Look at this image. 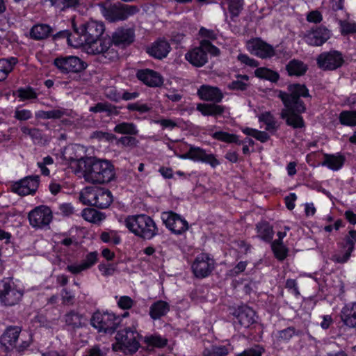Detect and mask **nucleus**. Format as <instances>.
Instances as JSON below:
<instances>
[{
	"label": "nucleus",
	"instance_id": "nucleus-1",
	"mask_svg": "<svg viewBox=\"0 0 356 356\" xmlns=\"http://www.w3.org/2000/svg\"><path fill=\"white\" fill-rule=\"evenodd\" d=\"M75 34L79 40H74L75 35H70L68 44L75 48L83 46L88 54H106L112 58L116 56V53L110 49L111 40L104 35L105 26L101 21L90 19L83 23L79 27L73 25Z\"/></svg>",
	"mask_w": 356,
	"mask_h": 356
},
{
	"label": "nucleus",
	"instance_id": "nucleus-2",
	"mask_svg": "<svg viewBox=\"0 0 356 356\" xmlns=\"http://www.w3.org/2000/svg\"><path fill=\"white\" fill-rule=\"evenodd\" d=\"M289 94L280 91L278 97L282 99L284 108L281 112V118L286 120L288 125L293 128H302L305 123L300 113L306 110L300 97H307L309 92L304 85L291 84L289 86Z\"/></svg>",
	"mask_w": 356,
	"mask_h": 356
},
{
	"label": "nucleus",
	"instance_id": "nucleus-3",
	"mask_svg": "<svg viewBox=\"0 0 356 356\" xmlns=\"http://www.w3.org/2000/svg\"><path fill=\"white\" fill-rule=\"evenodd\" d=\"M88 182L105 184L115 177L113 165L108 160L88 158L87 165L81 172Z\"/></svg>",
	"mask_w": 356,
	"mask_h": 356
},
{
	"label": "nucleus",
	"instance_id": "nucleus-4",
	"mask_svg": "<svg viewBox=\"0 0 356 356\" xmlns=\"http://www.w3.org/2000/svg\"><path fill=\"white\" fill-rule=\"evenodd\" d=\"M120 222L130 232L144 239H151L158 234L155 222L145 214L128 216Z\"/></svg>",
	"mask_w": 356,
	"mask_h": 356
},
{
	"label": "nucleus",
	"instance_id": "nucleus-5",
	"mask_svg": "<svg viewBox=\"0 0 356 356\" xmlns=\"http://www.w3.org/2000/svg\"><path fill=\"white\" fill-rule=\"evenodd\" d=\"M138 324L134 321L131 327L119 331L115 336V343L113 344V350L122 351L124 353H134L140 348L141 335L138 332Z\"/></svg>",
	"mask_w": 356,
	"mask_h": 356
},
{
	"label": "nucleus",
	"instance_id": "nucleus-6",
	"mask_svg": "<svg viewBox=\"0 0 356 356\" xmlns=\"http://www.w3.org/2000/svg\"><path fill=\"white\" fill-rule=\"evenodd\" d=\"M85 154L84 147L79 145H70L62 151L58 159L59 161L69 165L75 172H81L83 168L87 165L88 157L85 156Z\"/></svg>",
	"mask_w": 356,
	"mask_h": 356
},
{
	"label": "nucleus",
	"instance_id": "nucleus-7",
	"mask_svg": "<svg viewBox=\"0 0 356 356\" xmlns=\"http://www.w3.org/2000/svg\"><path fill=\"white\" fill-rule=\"evenodd\" d=\"M120 323V318L115 314L105 312L94 313L91 325L99 332L112 334Z\"/></svg>",
	"mask_w": 356,
	"mask_h": 356
},
{
	"label": "nucleus",
	"instance_id": "nucleus-8",
	"mask_svg": "<svg viewBox=\"0 0 356 356\" xmlns=\"http://www.w3.org/2000/svg\"><path fill=\"white\" fill-rule=\"evenodd\" d=\"M173 149L175 150V156L181 159H189L194 162L207 163L213 168L220 164L215 154L199 147L190 145L188 152L183 154H178L177 150L176 149Z\"/></svg>",
	"mask_w": 356,
	"mask_h": 356
},
{
	"label": "nucleus",
	"instance_id": "nucleus-9",
	"mask_svg": "<svg viewBox=\"0 0 356 356\" xmlns=\"http://www.w3.org/2000/svg\"><path fill=\"white\" fill-rule=\"evenodd\" d=\"M219 50L212 45L207 40H203L200 47L189 51L185 56L186 59L196 67L203 66L208 60L207 54L213 56L218 54Z\"/></svg>",
	"mask_w": 356,
	"mask_h": 356
},
{
	"label": "nucleus",
	"instance_id": "nucleus-10",
	"mask_svg": "<svg viewBox=\"0 0 356 356\" xmlns=\"http://www.w3.org/2000/svg\"><path fill=\"white\" fill-rule=\"evenodd\" d=\"M102 15L110 22L123 20L137 11V8L131 6H116L108 2L99 4Z\"/></svg>",
	"mask_w": 356,
	"mask_h": 356
},
{
	"label": "nucleus",
	"instance_id": "nucleus-11",
	"mask_svg": "<svg viewBox=\"0 0 356 356\" xmlns=\"http://www.w3.org/2000/svg\"><path fill=\"white\" fill-rule=\"evenodd\" d=\"M23 296V291L18 289L10 280L0 281V304L13 306L17 304Z\"/></svg>",
	"mask_w": 356,
	"mask_h": 356
},
{
	"label": "nucleus",
	"instance_id": "nucleus-12",
	"mask_svg": "<svg viewBox=\"0 0 356 356\" xmlns=\"http://www.w3.org/2000/svg\"><path fill=\"white\" fill-rule=\"evenodd\" d=\"M54 63L62 72H79L86 67V64L75 56H60L56 58Z\"/></svg>",
	"mask_w": 356,
	"mask_h": 356
},
{
	"label": "nucleus",
	"instance_id": "nucleus-13",
	"mask_svg": "<svg viewBox=\"0 0 356 356\" xmlns=\"http://www.w3.org/2000/svg\"><path fill=\"white\" fill-rule=\"evenodd\" d=\"M30 225L35 228H44L49 225L52 220V212L46 206H39L29 213Z\"/></svg>",
	"mask_w": 356,
	"mask_h": 356
},
{
	"label": "nucleus",
	"instance_id": "nucleus-14",
	"mask_svg": "<svg viewBox=\"0 0 356 356\" xmlns=\"http://www.w3.org/2000/svg\"><path fill=\"white\" fill-rule=\"evenodd\" d=\"M161 219L165 226L176 234H181L188 228L187 221L181 216L172 211L162 213Z\"/></svg>",
	"mask_w": 356,
	"mask_h": 356
},
{
	"label": "nucleus",
	"instance_id": "nucleus-15",
	"mask_svg": "<svg viewBox=\"0 0 356 356\" xmlns=\"http://www.w3.org/2000/svg\"><path fill=\"white\" fill-rule=\"evenodd\" d=\"M246 46L248 50L251 54L261 58H268L277 56V53L273 46L259 38L249 40Z\"/></svg>",
	"mask_w": 356,
	"mask_h": 356
},
{
	"label": "nucleus",
	"instance_id": "nucleus-16",
	"mask_svg": "<svg viewBox=\"0 0 356 356\" xmlns=\"http://www.w3.org/2000/svg\"><path fill=\"white\" fill-rule=\"evenodd\" d=\"M214 266L213 260L207 254H201L197 257L192 269L196 277H204L209 275Z\"/></svg>",
	"mask_w": 356,
	"mask_h": 356
},
{
	"label": "nucleus",
	"instance_id": "nucleus-17",
	"mask_svg": "<svg viewBox=\"0 0 356 356\" xmlns=\"http://www.w3.org/2000/svg\"><path fill=\"white\" fill-rule=\"evenodd\" d=\"M39 186V177H29L12 186V191L19 195H27L36 191Z\"/></svg>",
	"mask_w": 356,
	"mask_h": 356
},
{
	"label": "nucleus",
	"instance_id": "nucleus-18",
	"mask_svg": "<svg viewBox=\"0 0 356 356\" xmlns=\"http://www.w3.org/2000/svg\"><path fill=\"white\" fill-rule=\"evenodd\" d=\"M330 35L331 33L328 29L320 26L307 31L304 40L309 45L321 46L330 38Z\"/></svg>",
	"mask_w": 356,
	"mask_h": 356
},
{
	"label": "nucleus",
	"instance_id": "nucleus-19",
	"mask_svg": "<svg viewBox=\"0 0 356 356\" xmlns=\"http://www.w3.org/2000/svg\"><path fill=\"white\" fill-rule=\"evenodd\" d=\"M318 66L323 70H335L340 67L343 63L341 55L333 51L321 54L317 59Z\"/></svg>",
	"mask_w": 356,
	"mask_h": 356
},
{
	"label": "nucleus",
	"instance_id": "nucleus-20",
	"mask_svg": "<svg viewBox=\"0 0 356 356\" xmlns=\"http://www.w3.org/2000/svg\"><path fill=\"white\" fill-rule=\"evenodd\" d=\"M137 77L143 83L150 87H158L163 83V78L160 74L149 69L138 70Z\"/></svg>",
	"mask_w": 356,
	"mask_h": 356
},
{
	"label": "nucleus",
	"instance_id": "nucleus-21",
	"mask_svg": "<svg viewBox=\"0 0 356 356\" xmlns=\"http://www.w3.org/2000/svg\"><path fill=\"white\" fill-rule=\"evenodd\" d=\"M339 316L344 325L356 328V302L345 305L341 309Z\"/></svg>",
	"mask_w": 356,
	"mask_h": 356
},
{
	"label": "nucleus",
	"instance_id": "nucleus-22",
	"mask_svg": "<svg viewBox=\"0 0 356 356\" xmlns=\"http://www.w3.org/2000/svg\"><path fill=\"white\" fill-rule=\"evenodd\" d=\"M346 161V158L340 152L335 154H324L323 160L321 162V165L332 171H338L341 170Z\"/></svg>",
	"mask_w": 356,
	"mask_h": 356
},
{
	"label": "nucleus",
	"instance_id": "nucleus-23",
	"mask_svg": "<svg viewBox=\"0 0 356 356\" xmlns=\"http://www.w3.org/2000/svg\"><path fill=\"white\" fill-rule=\"evenodd\" d=\"M197 94L201 99L219 102L222 99V93L216 87L207 85L202 86L197 90Z\"/></svg>",
	"mask_w": 356,
	"mask_h": 356
},
{
	"label": "nucleus",
	"instance_id": "nucleus-24",
	"mask_svg": "<svg viewBox=\"0 0 356 356\" xmlns=\"http://www.w3.org/2000/svg\"><path fill=\"white\" fill-rule=\"evenodd\" d=\"M97 261V252H92L88 253L84 260L80 264H73L67 266V270L72 273L77 274L92 267L96 264Z\"/></svg>",
	"mask_w": 356,
	"mask_h": 356
},
{
	"label": "nucleus",
	"instance_id": "nucleus-25",
	"mask_svg": "<svg viewBox=\"0 0 356 356\" xmlns=\"http://www.w3.org/2000/svg\"><path fill=\"white\" fill-rule=\"evenodd\" d=\"M19 329L17 327L8 328L1 337L0 341L7 350L16 348L15 343L19 335Z\"/></svg>",
	"mask_w": 356,
	"mask_h": 356
},
{
	"label": "nucleus",
	"instance_id": "nucleus-26",
	"mask_svg": "<svg viewBox=\"0 0 356 356\" xmlns=\"http://www.w3.org/2000/svg\"><path fill=\"white\" fill-rule=\"evenodd\" d=\"M170 50V46L166 40H159L155 42L147 50L148 54L159 59L167 56Z\"/></svg>",
	"mask_w": 356,
	"mask_h": 356
},
{
	"label": "nucleus",
	"instance_id": "nucleus-27",
	"mask_svg": "<svg viewBox=\"0 0 356 356\" xmlns=\"http://www.w3.org/2000/svg\"><path fill=\"white\" fill-rule=\"evenodd\" d=\"M134 32L131 28L117 29L113 35V42L117 44H129L134 41Z\"/></svg>",
	"mask_w": 356,
	"mask_h": 356
},
{
	"label": "nucleus",
	"instance_id": "nucleus-28",
	"mask_svg": "<svg viewBox=\"0 0 356 356\" xmlns=\"http://www.w3.org/2000/svg\"><path fill=\"white\" fill-rule=\"evenodd\" d=\"M236 319L241 326L248 327L255 322V313L251 308L243 307L237 312Z\"/></svg>",
	"mask_w": 356,
	"mask_h": 356
},
{
	"label": "nucleus",
	"instance_id": "nucleus-29",
	"mask_svg": "<svg viewBox=\"0 0 356 356\" xmlns=\"http://www.w3.org/2000/svg\"><path fill=\"white\" fill-rule=\"evenodd\" d=\"M350 235L352 238V240L348 239L346 242V244L343 246L344 252L343 254H341V253H338L334 256V261L339 263H343L346 262L349 259L350 253L354 249V243H356V230L350 231Z\"/></svg>",
	"mask_w": 356,
	"mask_h": 356
},
{
	"label": "nucleus",
	"instance_id": "nucleus-30",
	"mask_svg": "<svg viewBox=\"0 0 356 356\" xmlns=\"http://www.w3.org/2000/svg\"><path fill=\"white\" fill-rule=\"evenodd\" d=\"M170 311L169 304L163 300L154 302L149 308V316L154 320L161 318Z\"/></svg>",
	"mask_w": 356,
	"mask_h": 356
},
{
	"label": "nucleus",
	"instance_id": "nucleus-31",
	"mask_svg": "<svg viewBox=\"0 0 356 356\" xmlns=\"http://www.w3.org/2000/svg\"><path fill=\"white\" fill-rule=\"evenodd\" d=\"M96 204L95 206L102 209L108 207L113 201L111 192L105 188H98L96 191Z\"/></svg>",
	"mask_w": 356,
	"mask_h": 356
},
{
	"label": "nucleus",
	"instance_id": "nucleus-32",
	"mask_svg": "<svg viewBox=\"0 0 356 356\" xmlns=\"http://www.w3.org/2000/svg\"><path fill=\"white\" fill-rule=\"evenodd\" d=\"M197 110L203 115L218 116L222 115L225 108L224 106L217 104H199Z\"/></svg>",
	"mask_w": 356,
	"mask_h": 356
},
{
	"label": "nucleus",
	"instance_id": "nucleus-33",
	"mask_svg": "<svg viewBox=\"0 0 356 356\" xmlns=\"http://www.w3.org/2000/svg\"><path fill=\"white\" fill-rule=\"evenodd\" d=\"M64 321L66 325L72 329L81 327L86 324L84 317L74 312L67 313L64 317Z\"/></svg>",
	"mask_w": 356,
	"mask_h": 356
},
{
	"label": "nucleus",
	"instance_id": "nucleus-34",
	"mask_svg": "<svg viewBox=\"0 0 356 356\" xmlns=\"http://www.w3.org/2000/svg\"><path fill=\"white\" fill-rule=\"evenodd\" d=\"M259 122L265 125V129L269 132L277 130L278 124L274 116L270 112H264L257 115Z\"/></svg>",
	"mask_w": 356,
	"mask_h": 356
},
{
	"label": "nucleus",
	"instance_id": "nucleus-35",
	"mask_svg": "<svg viewBox=\"0 0 356 356\" xmlns=\"http://www.w3.org/2000/svg\"><path fill=\"white\" fill-rule=\"evenodd\" d=\"M81 216L84 220L92 223H99L105 219L103 213L91 208L83 209Z\"/></svg>",
	"mask_w": 356,
	"mask_h": 356
},
{
	"label": "nucleus",
	"instance_id": "nucleus-36",
	"mask_svg": "<svg viewBox=\"0 0 356 356\" xmlns=\"http://www.w3.org/2000/svg\"><path fill=\"white\" fill-rule=\"evenodd\" d=\"M97 187H86L80 193V201L84 204L93 205L96 204V191Z\"/></svg>",
	"mask_w": 356,
	"mask_h": 356
},
{
	"label": "nucleus",
	"instance_id": "nucleus-37",
	"mask_svg": "<svg viewBox=\"0 0 356 356\" xmlns=\"http://www.w3.org/2000/svg\"><path fill=\"white\" fill-rule=\"evenodd\" d=\"M51 33V28L46 24H36L31 29L30 35L35 40L46 38Z\"/></svg>",
	"mask_w": 356,
	"mask_h": 356
},
{
	"label": "nucleus",
	"instance_id": "nucleus-38",
	"mask_svg": "<svg viewBox=\"0 0 356 356\" xmlns=\"http://www.w3.org/2000/svg\"><path fill=\"white\" fill-rule=\"evenodd\" d=\"M222 6L224 9H228L233 17H236L243 8V0H225Z\"/></svg>",
	"mask_w": 356,
	"mask_h": 356
},
{
	"label": "nucleus",
	"instance_id": "nucleus-39",
	"mask_svg": "<svg viewBox=\"0 0 356 356\" xmlns=\"http://www.w3.org/2000/svg\"><path fill=\"white\" fill-rule=\"evenodd\" d=\"M287 71L290 75L300 76L307 70V66L301 61L291 60L286 67Z\"/></svg>",
	"mask_w": 356,
	"mask_h": 356
},
{
	"label": "nucleus",
	"instance_id": "nucleus-40",
	"mask_svg": "<svg viewBox=\"0 0 356 356\" xmlns=\"http://www.w3.org/2000/svg\"><path fill=\"white\" fill-rule=\"evenodd\" d=\"M339 121L345 126H356V110L342 111L339 115Z\"/></svg>",
	"mask_w": 356,
	"mask_h": 356
},
{
	"label": "nucleus",
	"instance_id": "nucleus-41",
	"mask_svg": "<svg viewBox=\"0 0 356 356\" xmlns=\"http://www.w3.org/2000/svg\"><path fill=\"white\" fill-rule=\"evenodd\" d=\"M295 334V330L292 327L277 331L273 334V337L277 343L286 342L289 341Z\"/></svg>",
	"mask_w": 356,
	"mask_h": 356
},
{
	"label": "nucleus",
	"instance_id": "nucleus-42",
	"mask_svg": "<svg viewBox=\"0 0 356 356\" xmlns=\"http://www.w3.org/2000/svg\"><path fill=\"white\" fill-rule=\"evenodd\" d=\"M114 131L120 134L136 135L138 134V129L135 124L129 122L118 124L115 127Z\"/></svg>",
	"mask_w": 356,
	"mask_h": 356
},
{
	"label": "nucleus",
	"instance_id": "nucleus-43",
	"mask_svg": "<svg viewBox=\"0 0 356 356\" xmlns=\"http://www.w3.org/2000/svg\"><path fill=\"white\" fill-rule=\"evenodd\" d=\"M211 136L216 140L223 141L225 143H238V137L234 134H231L225 131H216L210 133Z\"/></svg>",
	"mask_w": 356,
	"mask_h": 356
},
{
	"label": "nucleus",
	"instance_id": "nucleus-44",
	"mask_svg": "<svg viewBox=\"0 0 356 356\" xmlns=\"http://www.w3.org/2000/svg\"><path fill=\"white\" fill-rule=\"evenodd\" d=\"M254 74L259 78L269 80L272 82L276 81L279 78L277 73L265 67L257 69Z\"/></svg>",
	"mask_w": 356,
	"mask_h": 356
},
{
	"label": "nucleus",
	"instance_id": "nucleus-45",
	"mask_svg": "<svg viewBox=\"0 0 356 356\" xmlns=\"http://www.w3.org/2000/svg\"><path fill=\"white\" fill-rule=\"evenodd\" d=\"M145 343L149 347L162 348L167 343V340L159 335H150L145 337Z\"/></svg>",
	"mask_w": 356,
	"mask_h": 356
},
{
	"label": "nucleus",
	"instance_id": "nucleus-46",
	"mask_svg": "<svg viewBox=\"0 0 356 356\" xmlns=\"http://www.w3.org/2000/svg\"><path fill=\"white\" fill-rule=\"evenodd\" d=\"M242 131L245 134L248 136H251L261 143L267 141L269 138V136L268 135V134L255 129L245 127L242 129Z\"/></svg>",
	"mask_w": 356,
	"mask_h": 356
},
{
	"label": "nucleus",
	"instance_id": "nucleus-47",
	"mask_svg": "<svg viewBox=\"0 0 356 356\" xmlns=\"http://www.w3.org/2000/svg\"><path fill=\"white\" fill-rule=\"evenodd\" d=\"M37 321L41 327L52 331L56 330L59 327L58 320L56 318L48 319L44 316H38Z\"/></svg>",
	"mask_w": 356,
	"mask_h": 356
},
{
	"label": "nucleus",
	"instance_id": "nucleus-48",
	"mask_svg": "<svg viewBox=\"0 0 356 356\" xmlns=\"http://www.w3.org/2000/svg\"><path fill=\"white\" fill-rule=\"evenodd\" d=\"M257 232L259 236L264 240L270 241L273 238V229L267 223H259L257 227Z\"/></svg>",
	"mask_w": 356,
	"mask_h": 356
},
{
	"label": "nucleus",
	"instance_id": "nucleus-49",
	"mask_svg": "<svg viewBox=\"0 0 356 356\" xmlns=\"http://www.w3.org/2000/svg\"><path fill=\"white\" fill-rule=\"evenodd\" d=\"M272 249L276 258L283 260L287 255L288 250L282 242L274 241L272 243Z\"/></svg>",
	"mask_w": 356,
	"mask_h": 356
},
{
	"label": "nucleus",
	"instance_id": "nucleus-50",
	"mask_svg": "<svg viewBox=\"0 0 356 356\" xmlns=\"http://www.w3.org/2000/svg\"><path fill=\"white\" fill-rule=\"evenodd\" d=\"M54 164V159L50 156H47L42 159L41 161L37 163L38 167L40 169L41 174L44 176L50 175V170L48 166Z\"/></svg>",
	"mask_w": 356,
	"mask_h": 356
},
{
	"label": "nucleus",
	"instance_id": "nucleus-51",
	"mask_svg": "<svg viewBox=\"0 0 356 356\" xmlns=\"http://www.w3.org/2000/svg\"><path fill=\"white\" fill-rule=\"evenodd\" d=\"M17 59L15 57L0 59V68L3 70L8 74L13 71Z\"/></svg>",
	"mask_w": 356,
	"mask_h": 356
},
{
	"label": "nucleus",
	"instance_id": "nucleus-52",
	"mask_svg": "<svg viewBox=\"0 0 356 356\" xmlns=\"http://www.w3.org/2000/svg\"><path fill=\"white\" fill-rule=\"evenodd\" d=\"M101 240L104 243L118 244L120 242V237L114 231L105 232L101 234Z\"/></svg>",
	"mask_w": 356,
	"mask_h": 356
},
{
	"label": "nucleus",
	"instance_id": "nucleus-53",
	"mask_svg": "<svg viewBox=\"0 0 356 356\" xmlns=\"http://www.w3.org/2000/svg\"><path fill=\"white\" fill-rule=\"evenodd\" d=\"M63 112L60 110H51L49 111H38L35 115L42 119L60 118L63 116Z\"/></svg>",
	"mask_w": 356,
	"mask_h": 356
},
{
	"label": "nucleus",
	"instance_id": "nucleus-54",
	"mask_svg": "<svg viewBox=\"0 0 356 356\" xmlns=\"http://www.w3.org/2000/svg\"><path fill=\"white\" fill-rule=\"evenodd\" d=\"M248 78L247 76H241L236 81H232L228 88L232 90H243L247 87Z\"/></svg>",
	"mask_w": 356,
	"mask_h": 356
},
{
	"label": "nucleus",
	"instance_id": "nucleus-55",
	"mask_svg": "<svg viewBox=\"0 0 356 356\" xmlns=\"http://www.w3.org/2000/svg\"><path fill=\"white\" fill-rule=\"evenodd\" d=\"M117 305L122 309H129L134 305V301L127 296L117 297Z\"/></svg>",
	"mask_w": 356,
	"mask_h": 356
},
{
	"label": "nucleus",
	"instance_id": "nucleus-56",
	"mask_svg": "<svg viewBox=\"0 0 356 356\" xmlns=\"http://www.w3.org/2000/svg\"><path fill=\"white\" fill-rule=\"evenodd\" d=\"M342 33H350L356 32V24L348 21H339Z\"/></svg>",
	"mask_w": 356,
	"mask_h": 356
},
{
	"label": "nucleus",
	"instance_id": "nucleus-57",
	"mask_svg": "<svg viewBox=\"0 0 356 356\" xmlns=\"http://www.w3.org/2000/svg\"><path fill=\"white\" fill-rule=\"evenodd\" d=\"M18 95L22 99H31L36 97L35 92L30 88L19 89Z\"/></svg>",
	"mask_w": 356,
	"mask_h": 356
},
{
	"label": "nucleus",
	"instance_id": "nucleus-58",
	"mask_svg": "<svg viewBox=\"0 0 356 356\" xmlns=\"http://www.w3.org/2000/svg\"><path fill=\"white\" fill-rule=\"evenodd\" d=\"M118 143L124 147H133L137 146L138 141L136 138L131 136H123L118 140Z\"/></svg>",
	"mask_w": 356,
	"mask_h": 356
},
{
	"label": "nucleus",
	"instance_id": "nucleus-59",
	"mask_svg": "<svg viewBox=\"0 0 356 356\" xmlns=\"http://www.w3.org/2000/svg\"><path fill=\"white\" fill-rule=\"evenodd\" d=\"M14 117L18 120H26L32 117V112L27 109H16Z\"/></svg>",
	"mask_w": 356,
	"mask_h": 356
},
{
	"label": "nucleus",
	"instance_id": "nucleus-60",
	"mask_svg": "<svg viewBox=\"0 0 356 356\" xmlns=\"http://www.w3.org/2000/svg\"><path fill=\"white\" fill-rule=\"evenodd\" d=\"M264 349L260 346H255L254 348L244 350L241 354L237 356H261Z\"/></svg>",
	"mask_w": 356,
	"mask_h": 356
},
{
	"label": "nucleus",
	"instance_id": "nucleus-61",
	"mask_svg": "<svg viewBox=\"0 0 356 356\" xmlns=\"http://www.w3.org/2000/svg\"><path fill=\"white\" fill-rule=\"evenodd\" d=\"M98 268L104 276L112 275L115 270V268L113 264H99L98 266Z\"/></svg>",
	"mask_w": 356,
	"mask_h": 356
},
{
	"label": "nucleus",
	"instance_id": "nucleus-62",
	"mask_svg": "<svg viewBox=\"0 0 356 356\" xmlns=\"http://www.w3.org/2000/svg\"><path fill=\"white\" fill-rule=\"evenodd\" d=\"M59 209L62 214L67 216L72 215L74 211V209L70 203L60 204Z\"/></svg>",
	"mask_w": 356,
	"mask_h": 356
},
{
	"label": "nucleus",
	"instance_id": "nucleus-63",
	"mask_svg": "<svg viewBox=\"0 0 356 356\" xmlns=\"http://www.w3.org/2000/svg\"><path fill=\"white\" fill-rule=\"evenodd\" d=\"M307 19L309 22L318 23L322 20V15L317 10L312 11L307 15Z\"/></svg>",
	"mask_w": 356,
	"mask_h": 356
},
{
	"label": "nucleus",
	"instance_id": "nucleus-64",
	"mask_svg": "<svg viewBox=\"0 0 356 356\" xmlns=\"http://www.w3.org/2000/svg\"><path fill=\"white\" fill-rule=\"evenodd\" d=\"M83 356H105V353L99 348L95 346L87 350Z\"/></svg>",
	"mask_w": 356,
	"mask_h": 356
}]
</instances>
